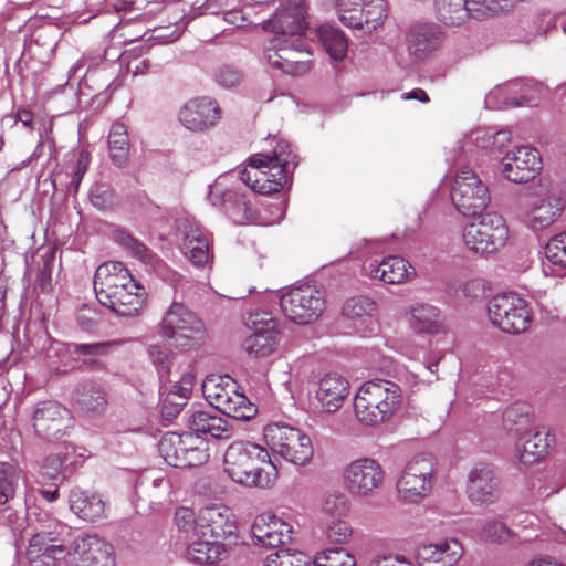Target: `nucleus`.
Instances as JSON below:
<instances>
[{"label":"nucleus","mask_w":566,"mask_h":566,"mask_svg":"<svg viewBox=\"0 0 566 566\" xmlns=\"http://www.w3.org/2000/svg\"><path fill=\"white\" fill-rule=\"evenodd\" d=\"M88 163H90L88 154L85 151H82L78 155V158L76 160L75 170L73 172L72 180H71V184L75 191H77L80 184L83 179V176L85 175V172L87 170Z\"/></svg>","instance_id":"0e129e2a"},{"label":"nucleus","mask_w":566,"mask_h":566,"mask_svg":"<svg viewBox=\"0 0 566 566\" xmlns=\"http://www.w3.org/2000/svg\"><path fill=\"white\" fill-rule=\"evenodd\" d=\"M55 33L56 30L52 27L41 29L38 31L33 43L45 48L49 53H53L57 44Z\"/></svg>","instance_id":"680f3d73"},{"label":"nucleus","mask_w":566,"mask_h":566,"mask_svg":"<svg viewBox=\"0 0 566 566\" xmlns=\"http://www.w3.org/2000/svg\"><path fill=\"white\" fill-rule=\"evenodd\" d=\"M306 28L305 10L301 0H294L289 7L277 11L266 23L273 36L302 38Z\"/></svg>","instance_id":"c756f323"},{"label":"nucleus","mask_w":566,"mask_h":566,"mask_svg":"<svg viewBox=\"0 0 566 566\" xmlns=\"http://www.w3.org/2000/svg\"><path fill=\"white\" fill-rule=\"evenodd\" d=\"M211 235L198 222L188 221L184 228L181 250L184 255L196 266H203L211 259Z\"/></svg>","instance_id":"c85d7f7f"},{"label":"nucleus","mask_w":566,"mask_h":566,"mask_svg":"<svg viewBox=\"0 0 566 566\" xmlns=\"http://www.w3.org/2000/svg\"><path fill=\"white\" fill-rule=\"evenodd\" d=\"M442 42L438 27L427 23L413 24L407 34V49L416 60H423L436 51Z\"/></svg>","instance_id":"2f4dec72"},{"label":"nucleus","mask_w":566,"mask_h":566,"mask_svg":"<svg viewBox=\"0 0 566 566\" xmlns=\"http://www.w3.org/2000/svg\"><path fill=\"white\" fill-rule=\"evenodd\" d=\"M109 343H94V344H59L52 343L48 348V357L51 358L53 355L59 356L62 353H69L73 355H77L82 358L83 363L86 365H96L98 364V358L105 356L109 348Z\"/></svg>","instance_id":"a19ab883"},{"label":"nucleus","mask_w":566,"mask_h":566,"mask_svg":"<svg viewBox=\"0 0 566 566\" xmlns=\"http://www.w3.org/2000/svg\"><path fill=\"white\" fill-rule=\"evenodd\" d=\"M377 311L376 303L368 296H356L347 300L343 306V314L350 321L371 317Z\"/></svg>","instance_id":"8fccbe9b"},{"label":"nucleus","mask_w":566,"mask_h":566,"mask_svg":"<svg viewBox=\"0 0 566 566\" xmlns=\"http://www.w3.org/2000/svg\"><path fill=\"white\" fill-rule=\"evenodd\" d=\"M312 52L303 38L272 36L264 59L276 70L290 75L306 74L312 67Z\"/></svg>","instance_id":"1a4fd4ad"},{"label":"nucleus","mask_w":566,"mask_h":566,"mask_svg":"<svg viewBox=\"0 0 566 566\" xmlns=\"http://www.w3.org/2000/svg\"><path fill=\"white\" fill-rule=\"evenodd\" d=\"M206 400L223 415L237 419L252 418L256 409L239 390V386L230 376H209L202 384Z\"/></svg>","instance_id":"6e6552de"},{"label":"nucleus","mask_w":566,"mask_h":566,"mask_svg":"<svg viewBox=\"0 0 566 566\" xmlns=\"http://www.w3.org/2000/svg\"><path fill=\"white\" fill-rule=\"evenodd\" d=\"M188 424L192 431L210 434L216 439H229L231 437V428L228 421L208 411H195L189 416Z\"/></svg>","instance_id":"79ce46f5"},{"label":"nucleus","mask_w":566,"mask_h":566,"mask_svg":"<svg viewBox=\"0 0 566 566\" xmlns=\"http://www.w3.org/2000/svg\"><path fill=\"white\" fill-rule=\"evenodd\" d=\"M158 335L175 348H198L207 336L202 319L181 302L174 301L163 313L157 324Z\"/></svg>","instance_id":"39448f33"},{"label":"nucleus","mask_w":566,"mask_h":566,"mask_svg":"<svg viewBox=\"0 0 566 566\" xmlns=\"http://www.w3.org/2000/svg\"><path fill=\"white\" fill-rule=\"evenodd\" d=\"M563 209V200L556 195L538 198L533 201L527 211V224L535 231L546 229L559 218Z\"/></svg>","instance_id":"473e14b6"},{"label":"nucleus","mask_w":566,"mask_h":566,"mask_svg":"<svg viewBox=\"0 0 566 566\" xmlns=\"http://www.w3.org/2000/svg\"><path fill=\"white\" fill-rule=\"evenodd\" d=\"M69 504L71 511L83 521L95 522L105 516V502L97 493L73 489Z\"/></svg>","instance_id":"c9c22d12"},{"label":"nucleus","mask_w":566,"mask_h":566,"mask_svg":"<svg viewBox=\"0 0 566 566\" xmlns=\"http://www.w3.org/2000/svg\"><path fill=\"white\" fill-rule=\"evenodd\" d=\"M66 566H115L113 546L95 534L70 527L65 560Z\"/></svg>","instance_id":"9b49d317"},{"label":"nucleus","mask_w":566,"mask_h":566,"mask_svg":"<svg viewBox=\"0 0 566 566\" xmlns=\"http://www.w3.org/2000/svg\"><path fill=\"white\" fill-rule=\"evenodd\" d=\"M369 566H416V564L402 554H384L374 557Z\"/></svg>","instance_id":"052dcab7"},{"label":"nucleus","mask_w":566,"mask_h":566,"mask_svg":"<svg viewBox=\"0 0 566 566\" xmlns=\"http://www.w3.org/2000/svg\"><path fill=\"white\" fill-rule=\"evenodd\" d=\"M289 148L287 143L281 142L272 155H253L248 167L240 172V180L260 195L279 192L289 180L290 165L296 166Z\"/></svg>","instance_id":"7ed1b4c3"},{"label":"nucleus","mask_w":566,"mask_h":566,"mask_svg":"<svg viewBox=\"0 0 566 566\" xmlns=\"http://www.w3.org/2000/svg\"><path fill=\"white\" fill-rule=\"evenodd\" d=\"M436 464L430 454H418L407 461L397 481L399 496L408 503H419L432 491Z\"/></svg>","instance_id":"f8f14e48"},{"label":"nucleus","mask_w":566,"mask_h":566,"mask_svg":"<svg viewBox=\"0 0 566 566\" xmlns=\"http://www.w3.org/2000/svg\"><path fill=\"white\" fill-rule=\"evenodd\" d=\"M159 451L167 464L175 468H191L209 459L207 443L190 432L166 433L159 442Z\"/></svg>","instance_id":"ddd939ff"},{"label":"nucleus","mask_w":566,"mask_h":566,"mask_svg":"<svg viewBox=\"0 0 566 566\" xmlns=\"http://www.w3.org/2000/svg\"><path fill=\"white\" fill-rule=\"evenodd\" d=\"M34 432L48 440L60 439L73 426L71 411L56 401H41L32 412Z\"/></svg>","instance_id":"412c9836"},{"label":"nucleus","mask_w":566,"mask_h":566,"mask_svg":"<svg viewBox=\"0 0 566 566\" xmlns=\"http://www.w3.org/2000/svg\"><path fill=\"white\" fill-rule=\"evenodd\" d=\"M348 380L337 373H328L316 384L315 400L323 412L334 413L339 410L349 396Z\"/></svg>","instance_id":"cd10ccee"},{"label":"nucleus","mask_w":566,"mask_h":566,"mask_svg":"<svg viewBox=\"0 0 566 566\" xmlns=\"http://www.w3.org/2000/svg\"><path fill=\"white\" fill-rule=\"evenodd\" d=\"M263 438L273 454L294 465L307 464L314 453L311 438L286 423L273 422L263 429Z\"/></svg>","instance_id":"0eeeda50"},{"label":"nucleus","mask_w":566,"mask_h":566,"mask_svg":"<svg viewBox=\"0 0 566 566\" xmlns=\"http://www.w3.org/2000/svg\"><path fill=\"white\" fill-rule=\"evenodd\" d=\"M548 447V434L545 431H528L516 442V457L521 464L531 467L545 457Z\"/></svg>","instance_id":"e433bc0d"},{"label":"nucleus","mask_w":566,"mask_h":566,"mask_svg":"<svg viewBox=\"0 0 566 566\" xmlns=\"http://www.w3.org/2000/svg\"><path fill=\"white\" fill-rule=\"evenodd\" d=\"M90 200L99 210L112 209L116 203V196L107 184H95L90 192Z\"/></svg>","instance_id":"6e6d98bb"},{"label":"nucleus","mask_w":566,"mask_h":566,"mask_svg":"<svg viewBox=\"0 0 566 566\" xmlns=\"http://www.w3.org/2000/svg\"><path fill=\"white\" fill-rule=\"evenodd\" d=\"M185 541L187 542L185 556L191 563L210 565L227 556L226 544L209 536L202 537L196 528L192 535L185 537Z\"/></svg>","instance_id":"7c9ffc66"},{"label":"nucleus","mask_w":566,"mask_h":566,"mask_svg":"<svg viewBox=\"0 0 566 566\" xmlns=\"http://www.w3.org/2000/svg\"><path fill=\"white\" fill-rule=\"evenodd\" d=\"M318 509L327 517L339 518L349 514L352 504L343 491L329 490L321 496Z\"/></svg>","instance_id":"49530a36"},{"label":"nucleus","mask_w":566,"mask_h":566,"mask_svg":"<svg viewBox=\"0 0 566 566\" xmlns=\"http://www.w3.org/2000/svg\"><path fill=\"white\" fill-rule=\"evenodd\" d=\"M70 526L56 523L52 530L35 533L30 539L27 558L31 566H55L65 560Z\"/></svg>","instance_id":"a211bd4d"},{"label":"nucleus","mask_w":566,"mask_h":566,"mask_svg":"<svg viewBox=\"0 0 566 566\" xmlns=\"http://www.w3.org/2000/svg\"><path fill=\"white\" fill-rule=\"evenodd\" d=\"M482 291L483 286L480 280H470L461 286L462 294L470 298L478 297Z\"/></svg>","instance_id":"338daca9"},{"label":"nucleus","mask_w":566,"mask_h":566,"mask_svg":"<svg viewBox=\"0 0 566 566\" xmlns=\"http://www.w3.org/2000/svg\"><path fill=\"white\" fill-rule=\"evenodd\" d=\"M370 277L387 284H402L416 276V269L403 258L389 256L379 264H369Z\"/></svg>","instance_id":"72a5a7b5"},{"label":"nucleus","mask_w":566,"mask_h":566,"mask_svg":"<svg viewBox=\"0 0 566 566\" xmlns=\"http://www.w3.org/2000/svg\"><path fill=\"white\" fill-rule=\"evenodd\" d=\"M522 0H436L434 8L438 18L448 25H459L469 15L481 19L488 15L507 11Z\"/></svg>","instance_id":"dca6fc26"},{"label":"nucleus","mask_w":566,"mask_h":566,"mask_svg":"<svg viewBox=\"0 0 566 566\" xmlns=\"http://www.w3.org/2000/svg\"><path fill=\"white\" fill-rule=\"evenodd\" d=\"M479 536L489 543H505L513 536V532L506 524L497 518H490L483 522Z\"/></svg>","instance_id":"3c124183"},{"label":"nucleus","mask_w":566,"mask_h":566,"mask_svg":"<svg viewBox=\"0 0 566 566\" xmlns=\"http://www.w3.org/2000/svg\"><path fill=\"white\" fill-rule=\"evenodd\" d=\"M515 87L516 84L510 83L494 88L485 97L486 106L490 108H497L501 106L518 105L520 102L515 99L504 98V95L514 91Z\"/></svg>","instance_id":"4d7b16f0"},{"label":"nucleus","mask_w":566,"mask_h":566,"mask_svg":"<svg viewBox=\"0 0 566 566\" xmlns=\"http://www.w3.org/2000/svg\"><path fill=\"white\" fill-rule=\"evenodd\" d=\"M220 118V107L210 97L191 98L178 111V122L193 133H203L213 128Z\"/></svg>","instance_id":"5701e85b"},{"label":"nucleus","mask_w":566,"mask_h":566,"mask_svg":"<svg viewBox=\"0 0 566 566\" xmlns=\"http://www.w3.org/2000/svg\"><path fill=\"white\" fill-rule=\"evenodd\" d=\"M501 480L490 463H475L468 473L467 495L474 505H492L500 496Z\"/></svg>","instance_id":"4be33fe9"},{"label":"nucleus","mask_w":566,"mask_h":566,"mask_svg":"<svg viewBox=\"0 0 566 566\" xmlns=\"http://www.w3.org/2000/svg\"><path fill=\"white\" fill-rule=\"evenodd\" d=\"M354 534L352 525L343 520V517L336 518L331 522L326 530L325 535L327 539L333 544L344 545L350 542Z\"/></svg>","instance_id":"864d4df0"},{"label":"nucleus","mask_w":566,"mask_h":566,"mask_svg":"<svg viewBox=\"0 0 566 566\" xmlns=\"http://www.w3.org/2000/svg\"><path fill=\"white\" fill-rule=\"evenodd\" d=\"M488 316L504 333L518 334L528 329L532 313L524 298L515 293L495 295L489 301Z\"/></svg>","instance_id":"2eb2a0df"},{"label":"nucleus","mask_w":566,"mask_h":566,"mask_svg":"<svg viewBox=\"0 0 566 566\" xmlns=\"http://www.w3.org/2000/svg\"><path fill=\"white\" fill-rule=\"evenodd\" d=\"M21 479L22 473L17 467L8 462H0V505L14 499Z\"/></svg>","instance_id":"de8ad7c7"},{"label":"nucleus","mask_w":566,"mask_h":566,"mask_svg":"<svg viewBox=\"0 0 566 566\" xmlns=\"http://www.w3.org/2000/svg\"><path fill=\"white\" fill-rule=\"evenodd\" d=\"M406 319L409 327L418 334H436L442 326L440 310L426 303L411 305Z\"/></svg>","instance_id":"4c0bfd02"},{"label":"nucleus","mask_w":566,"mask_h":566,"mask_svg":"<svg viewBox=\"0 0 566 566\" xmlns=\"http://www.w3.org/2000/svg\"><path fill=\"white\" fill-rule=\"evenodd\" d=\"M316 34L332 60L343 61L346 57L348 41L340 30L331 25H322L317 28Z\"/></svg>","instance_id":"a18cd8bd"},{"label":"nucleus","mask_w":566,"mask_h":566,"mask_svg":"<svg viewBox=\"0 0 566 566\" xmlns=\"http://www.w3.org/2000/svg\"><path fill=\"white\" fill-rule=\"evenodd\" d=\"M463 555V546L459 539L448 537L438 543H420L415 548V557L419 566H454Z\"/></svg>","instance_id":"a878e982"},{"label":"nucleus","mask_w":566,"mask_h":566,"mask_svg":"<svg viewBox=\"0 0 566 566\" xmlns=\"http://www.w3.org/2000/svg\"><path fill=\"white\" fill-rule=\"evenodd\" d=\"M451 199L461 214L473 217L489 206L491 196L480 177L472 169L463 167L455 174Z\"/></svg>","instance_id":"f3484780"},{"label":"nucleus","mask_w":566,"mask_h":566,"mask_svg":"<svg viewBox=\"0 0 566 566\" xmlns=\"http://www.w3.org/2000/svg\"><path fill=\"white\" fill-rule=\"evenodd\" d=\"M251 532L256 544L277 547L291 541L293 528L282 517L265 512L254 518Z\"/></svg>","instance_id":"bb28decb"},{"label":"nucleus","mask_w":566,"mask_h":566,"mask_svg":"<svg viewBox=\"0 0 566 566\" xmlns=\"http://www.w3.org/2000/svg\"><path fill=\"white\" fill-rule=\"evenodd\" d=\"M117 242L132 253L133 256L137 258L146 264H150L154 261L153 253L147 249L145 244L137 241L129 233L119 232L116 237Z\"/></svg>","instance_id":"5fc2aeb1"},{"label":"nucleus","mask_w":566,"mask_h":566,"mask_svg":"<svg viewBox=\"0 0 566 566\" xmlns=\"http://www.w3.org/2000/svg\"><path fill=\"white\" fill-rule=\"evenodd\" d=\"M402 401L397 384L378 379L360 386L354 398L356 419L364 426L375 427L388 421Z\"/></svg>","instance_id":"20e7f679"},{"label":"nucleus","mask_w":566,"mask_h":566,"mask_svg":"<svg viewBox=\"0 0 566 566\" xmlns=\"http://www.w3.org/2000/svg\"><path fill=\"white\" fill-rule=\"evenodd\" d=\"M197 522L198 517L196 518L193 511L190 509L180 507L175 513V523L186 534V537L195 533Z\"/></svg>","instance_id":"bf43d9fd"},{"label":"nucleus","mask_w":566,"mask_h":566,"mask_svg":"<svg viewBox=\"0 0 566 566\" xmlns=\"http://www.w3.org/2000/svg\"><path fill=\"white\" fill-rule=\"evenodd\" d=\"M254 332L244 342V348L250 355L265 357L272 354L277 344L279 334L272 318L252 321Z\"/></svg>","instance_id":"f704fd0d"},{"label":"nucleus","mask_w":566,"mask_h":566,"mask_svg":"<svg viewBox=\"0 0 566 566\" xmlns=\"http://www.w3.org/2000/svg\"><path fill=\"white\" fill-rule=\"evenodd\" d=\"M280 306L291 322L307 325L317 321L324 313L325 292L312 284L294 286L281 295Z\"/></svg>","instance_id":"9d476101"},{"label":"nucleus","mask_w":566,"mask_h":566,"mask_svg":"<svg viewBox=\"0 0 566 566\" xmlns=\"http://www.w3.org/2000/svg\"><path fill=\"white\" fill-rule=\"evenodd\" d=\"M544 273L546 275H566V231L552 237L545 245Z\"/></svg>","instance_id":"37998d69"},{"label":"nucleus","mask_w":566,"mask_h":566,"mask_svg":"<svg viewBox=\"0 0 566 566\" xmlns=\"http://www.w3.org/2000/svg\"><path fill=\"white\" fill-rule=\"evenodd\" d=\"M524 566H566V564L555 557L542 555L532 558Z\"/></svg>","instance_id":"774afa93"},{"label":"nucleus","mask_w":566,"mask_h":566,"mask_svg":"<svg viewBox=\"0 0 566 566\" xmlns=\"http://www.w3.org/2000/svg\"><path fill=\"white\" fill-rule=\"evenodd\" d=\"M223 465L231 480L250 488H271L279 475L269 450L251 441L232 442L224 452Z\"/></svg>","instance_id":"f03ea898"},{"label":"nucleus","mask_w":566,"mask_h":566,"mask_svg":"<svg viewBox=\"0 0 566 566\" xmlns=\"http://www.w3.org/2000/svg\"><path fill=\"white\" fill-rule=\"evenodd\" d=\"M129 139L127 128L124 124L112 125L108 135V151L114 165L124 167L129 160Z\"/></svg>","instance_id":"c03bdc74"},{"label":"nucleus","mask_w":566,"mask_h":566,"mask_svg":"<svg viewBox=\"0 0 566 566\" xmlns=\"http://www.w3.org/2000/svg\"><path fill=\"white\" fill-rule=\"evenodd\" d=\"M240 174L227 172L219 176L209 188V199L213 206L229 203L228 213L237 223L247 219V203L235 189Z\"/></svg>","instance_id":"b1692460"},{"label":"nucleus","mask_w":566,"mask_h":566,"mask_svg":"<svg viewBox=\"0 0 566 566\" xmlns=\"http://www.w3.org/2000/svg\"><path fill=\"white\" fill-rule=\"evenodd\" d=\"M339 21L352 29L376 30L387 18L385 0H336Z\"/></svg>","instance_id":"6ab92c4d"},{"label":"nucleus","mask_w":566,"mask_h":566,"mask_svg":"<svg viewBox=\"0 0 566 566\" xmlns=\"http://www.w3.org/2000/svg\"><path fill=\"white\" fill-rule=\"evenodd\" d=\"M73 400L82 411L93 416L103 413L107 406L104 389L93 381L80 384L73 394Z\"/></svg>","instance_id":"58836bf2"},{"label":"nucleus","mask_w":566,"mask_h":566,"mask_svg":"<svg viewBox=\"0 0 566 566\" xmlns=\"http://www.w3.org/2000/svg\"><path fill=\"white\" fill-rule=\"evenodd\" d=\"M307 566H357L353 554L344 548H327L310 557Z\"/></svg>","instance_id":"09e8293b"},{"label":"nucleus","mask_w":566,"mask_h":566,"mask_svg":"<svg viewBox=\"0 0 566 566\" xmlns=\"http://www.w3.org/2000/svg\"><path fill=\"white\" fill-rule=\"evenodd\" d=\"M542 156L531 146L521 145L509 149L500 161L501 176L514 184L533 180L542 170Z\"/></svg>","instance_id":"aec40b11"},{"label":"nucleus","mask_w":566,"mask_h":566,"mask_svg":"<svg viewBox=\"0 0 566 566\" xmlns=\"http://www.w3.org/2000/svg\"><path fill=\"white\" fill-rule=\"evenodd\" d=\"M566 482L562 483L555 479H552L538 486V489L536 490V495L539 499H547L551 495L558 493L560 489L564 488Z\"/></svg>","instance_id":"69168bd1"},{"label":"nucleus","mask_w":566,"mask_h":566,"mask_svg":"<svg viewBox=\"0 0 566 566\" xmlns=\"http://www.w3.org/2000/svg\"><path fill=\"white\" fill-rule=\"evenodd\" d=\"M509 233L504 217L490 211L463 227L462 242L471 253L488 258L506 245Z\"/></svg>","instance_id":"423d86ee"},{"label":"nucleus","mask_w":566,"mask_h":566,"mask_svg":"<svg viewBox=\"0 0 566 566\" xmlns=\"http://www.w3.org/2000/svg\"><path fill=\"white\" fill-rule=\"evenodd\" d=\"M94 291L103 306L120 316L137 315L145 306V289L122 262L109 261L97 268Z\"/></svg>","instance_id":"f257e3e1"},{"label":"nucleus","mask_w":566,"mask_h":566,"mask_svg":"<svg viewBox=\"0 0 566 566\" xmlns=\"http://www.w3.org/2000/svg\"><path fill=\"white\" fill-rule=\"evenodd\" d=\"M343 483L350 495L368 499L385 485L384 467L374 458L363 457L350 461L343 470Z\"/></svg>","instance_id":"4468645a"},{"label":"nucleus","mask_w":566,"mask_h":566,"mask_svg":"<svg viewBox=\"0 0 566 566\" xmlns=\"http://www.w3.org/2000/svg\"><path fill=\"white\" fill-rule=\"evenodd\" d=\"M216 78L220 85L226 87H233L240 83L241 74L233 67L224 66L218 71Z\"/></svg>","instance_id":"e2e57ef3"},{"label":"nucleus","mask_w":566,"mask_h":566,"mask_svg":"<svg viewBox=\"0 0 566 566\" xmlns=\"http://www.w3.org/2000/svg\"><path fill=\"white\" fill-rule=\"evenodd\" d=\"M556 27L555 17L548 11L537 13L530 25L533 36L545 35L551 29Z\"/></svg>","instance_id":"13d9d810"},{"label":"nucleus","mask_w":566,"mask_h":566,"mask_svg":"<svg viewBox=\"0 0 566 566\" xmlns=\"http://www.w3.org/2000/svg\"><path fill=\"white\" fill-rule=\"evenodd\" d=\"M195 528L202 537L209 536L222 542L235 534L237 523L234 514L229 507L211 505L200 510Z\"/></svg>","instance_id":"393cba45"},{"label":"nucleus","mask_w":566,"mask_h":566,"mask_svg":"<svg viewBox=\"0 0 566 566\" xmlns=\"http://www.w3.org/2000/svg\"><path fill=\"white\" fill-rule=\"evenodd\" d=\"M308 564L310 557L302 552L280 549L266 557L264 566H307Z\"/></svg>","instance_id":"603ef678"},{"label":"nucleus","mask_w":566,"mask_h":566,"mask_svg":"<svg viewBox=\"0 0 566 566\" xmlns=\"http://www.w3.org/2000/svg\"><path fill=\"white\" fill-rule=\"evenodd\" d=\"M510 140L511 133L507 130L494 132L492 128H478L464 138L461 149L465 155L472 151V146L482 150H495L506 146Z\"/></svg>","instance_id":"ea45409f"}]
</instances>
